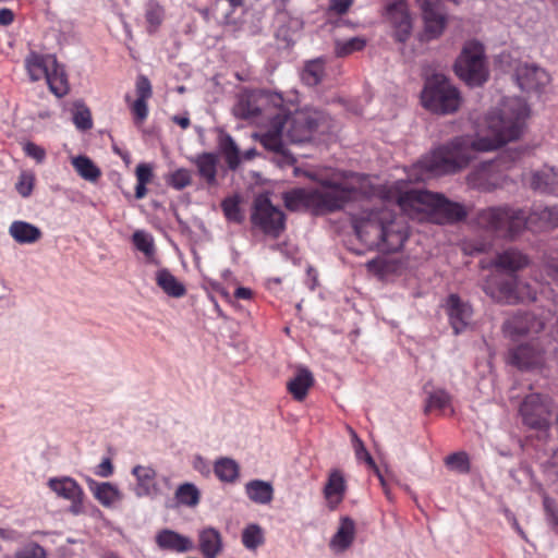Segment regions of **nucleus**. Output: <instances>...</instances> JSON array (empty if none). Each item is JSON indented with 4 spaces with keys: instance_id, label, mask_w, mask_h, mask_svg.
<instances>
[{
    "instance_id": "obj_1",
    "label": "nucleus",
    "mask_w": 558,
    "mask_h": 558,
    "mask_svg": "<svg viewBox=\"0 0 558 558\" xmlns=\"http://www.w3.org/2000/svg\"><path fill=\"white\" fill-rule=\"evenodd\" d=\"M527 117L529 108L523 99H506L500 109L487 114L486 122L492 137L458 136L418 160L409 173V179L424 181L430 175L454 173L465 168L477 151L494 150L518 140Z\"/></svg>"
},
{
    "instance_id": "obj_2",
    "label": "nucleus",
    "mask_w": 558,
    "mask_h": 558,
    "mask_svg": "<svg viewBox=\"0 0 558 558\" xmlns=\"http://www.w3.org/2000/svg\"><path fill=\"white\" fill-rule=\"evenodd\" d=\"M477 223L483 229L502 238L513 239L525 227L534 231L553 230L558 227V206L535 205L526 215L512 207H489L477 215Z\"/></svg>"
},
{
    "instance_id": "obj_3",
    "label": "nucleus",
    "mask_w": 558,
    "mask_h": 558,
    "mask_svg": "<svg viewBox=\"0 0 558 558\" xmlns=\"http://www.w3.org/2000/svg\"><path fill=\"white\" fill-rule=\"evenodd\" d=\"M392 198L400 209L412 219L448 225L461 221L468 215L462 204L452 202L440 193L412 189L407 183L403 186L402 182L395 184Z\"/></svg>"
},
{
    "instance_id": "obj_4",
    "label": "nucleus",
    "mask_w": 558,
    "mask_h": 558,
    "mask_svg": "<svg viewBox=\"0 0 558 558\" xmlns=\"http://www.w3.org/2000/svg\"><path fill=\"white\" fill-rule=\"evenodd\" d=\"M351 222L357 238L369 247L383 252L399 251L408 239L405 221L384 207L362 209L351 215Z\"/></svg>"
},
{
    "instance_id": "obj_5",
    "label": "nucleus",
    "mask_w": 558,
    "mask_h": 558,
    "mask_svg": "<svg viewBox=\"0 0 558 558\" xmlns=\"http://www.w3.org/2000/svg\"><path fill=\"white\" fill-rule=\"evenodd\" d=\"M277 126L283 128L286 140L292 144L315 141L318 136L333 130V120L326 112L313 108H304L287 112L282 106L276 112Z\"/></svg>"
},
{
    "instance_id": "obj_6",
    "label": "nucleus",
    "mask_w": 558,
    "mask_h": 558,
    "mask_svg": "<svg viewBox=\"0 0 558 558\" xmlns=\"http://www.w3.org/2000/svg\"><path fill=\"white\" fill-rule=\"evenodd\" d=\"M357 193V189L342 184H331L324 191L296 187L282 193V201L286 208L291 211L310 208L335 211L354 199Z\"/></svg>"
},
{
    "instance_id": "obj_7",
    "label": "nucleus",
    "mask_w": 558,
    "mask_h": 558,
    "mask_svg": "<svg viewBox=\"0 0 558 558\" xmlns=\"http://www.w3.org/2000/svg\"><path fill=\"white\" fill-rule=\"evenodd\" d=\"M461 101L459 89L446 75L434 73L425 78L421 102L428 111L436 114H450L458 111Z\"/></svg>"
},
{
    "instance_id": "obj_8",
    "label": "nucleus",
    "mask_w": 558,
    "mask_h": 558,
    "mask_svg": "<svg viewBox=\"0 0 558 558\" xmlns=\"http://www.w3.org/2000/svg\"><path fill=\"white\" fill-rule=\"evenodd\" d=\"M456 74L470 86H481L488 78L484 48L478 41H468L454 63Z\"/></svg>"
},
{
    "instance_id": "obj_9",
    "label": "nucleus",
    "mask_w": 558,
    "mask_h": 558,
    "mask_svg": "<svg viewBox=\"0 0 558 558\" xmlns=\"http://www.w3.org/2000/svg\"><path fill=\"white\" fill-rule=\"evenodd\" d=\"M281 95L267 90L255 92L239 99L233 108L235 117L244 120L265 118L270 120L282 106Z\"/></svg>"
},
{
    "instance_id": "obj_10",
    "label": "nucleus",
    "mask_w": 558,
    "mask_h": 558,
    "mask_svg": "<svg viewBox=\"0 0 558 558\" xmlns=\"http://www.w3.org/2000/svg\"><path fill=\"white\" fill-rule=\"evenodd\" d=\"M251 222L265 235L278 239L286 229V215L267 194H258L253 201Z\"/></svg>"
},
{
    "instance_id": "obj_11",
    "label": "nucleus",
    "mask_w": 558,
    "mask_h": 558,
    "mask_svg": "<svg viewBox=\"0 0 558 558\" xmlns=\"http://www.w3.org/2000/svg\"><path fill=\"white\" fill-rule=\"evenodd\" d=\"M519 412L526 426L545 429L551 416L550 400L539 393H530L521 402Z\"/></svg>"
},
{
    "instance_id": "obj_12",
    "label": "nucleus",
    "mask_w": 558,
    "mask_h": 558,
    "mask_svg": "<svg viewBox=\"0 0 558 558\" xmlns=\"http://www.w3.org/2000/svg\"><path fill=\"white\" fill-rule=\"evenodd\" d=\"M48 486L59 497L71 501L69 510L72 514L77 515L84 512V492L75 480L68 476L53 477L48 481Z\"/></svg>"
},
{
    "instance_id": "obj_13",
    "label": "nucleus",
    "mask_w": 558,
    "mask_h": 558,
    "mask_svg": "<svg viewBox=\"0 0 558 558\" xmlns=\"http://www.w3.org/2000/svg\"><path fill=\"white\" fill-rule=\"evenodd\" d=\"M425 24L426 36L436 38L444 32L446 19L439 0H416Z\"/></svg>"
},
{
    "instance_id": "obj_14",
    "label": "nucleus",
    "mask_w": 558,
    "mask_h": 558,
    "mask_svg": "<svg viewBox=\"0 0 558 558\" xmlns=\"http://www.w3.org/2000/svg\"><path fill=\"white\" fill-rule=\"evenodd\" d=\"M283 138H286L283 128L277 126L276 114L270 119V129L260 136V144L270 151L276 153L284 165H293L295 158L287 150Z\"/></svg>"
},
{
    "instance_id": "obj_15",
    "label": "nucleus",
    "mask_w": 558,
    "mask_h": 558,
    "mask_svg": "<svg viewBox=\"0 0 558 558\" xmlns=\"http://www.w3.org/2000/svg\"><path fill=\"white\" fill-rule=\"evenodd\" d=\"M515 78L523 92H539L550 81L549 74L535 64H523L517 69Z\"/></svg>"
},
{
    "instance_id": "obj_16",
    "label": "nucleus",
    "mask_w": 558,
    "mask_h": 558,
    "mask_svg": "<svg viewBox=\"0 0 558 558\" xmlns=\"http://www.w3.org/2000/svg\"><path fill=\"white\" fill-rule=\"evenodd\" d=\"M544 350L537 342L520 344L509 351L510 364L520 369L536 367L543 363Z\"/></svg>"
},
{
    "instance_id": "obj_17",
    "label": "nucleus",
    "mask_w": 558,
    "mask_h": 558,
    "mask_svg": "<svg viewBox=\"0 0 558 558\" xmlns=\"http://www.w3.org/2000/svg\"><path fill=\"white\" fill-rule=\"evenodd\" d=\"M244 0H215L211 4L214 19L225 26L226 33L235 35L241 29V24L233 17L236 9L242 8Z\"/></svg>"
},
{
    "instance_id": "obj_18",
    "label": "nucleus",
    "mask_w": 558,
    "mask_h": 558,
    "mask_svg": "<svg viewBox=\"0 0 558 558\" xmlns=\"http://www.w3.org/2000/svg\"><path fill=\"white\" fill-rule=\"evenodd\" d=\"M446 312L456 335L462 332L472 317V307L463 302L458 294H450L446 301Z\"/></svg>"
},
{
    "instance_id": "obj_19",
    "label": "nucleus",
    "mask_w": 558,
    "mask_h": 558,
    "mask_svg": "<svg viewBox=\"0 0 558 558\" xmlns=\"http://www.w3.org/2000/svg\"><path fill=\"white\" fill-rule=\"evenodd\" d=\"M543 329L544 323L534 319L529 313H518L502 325L505 335L513 340L530 332H539Z\"/></svg>"
},
{
    "instance_id": "obj_20",
    "label": "nucleus",
    "mask_w": 558,
    "mask_h": 558,
    "mask_svg": "<svg viewBox=\"0 0 558 558\" xmlns=\"http://www.w3.org/2000/svg\"><path fill=\"white\" fill-rule=\"evenodd\" d=\"M156 544L160 549L174 553H187L194 548V544L190 537L169 529L161 530L157 533Z\"/></svg>"
},
{
    "instance_id": "obj_21",
    "label": "nucleus",
    "mask_w": 558,
    "mask_h": 558,
    "mask_svg": "<svg viewBox=\"0 0 558 558\" xmlns=\"http://www.w3.org/2000/svg\"><path fill=\"white\" fill-rule=\"evenodd\" d=\"M132 474L136 478L134 488L137 497H154L158 495L159 489L156 484V471L150 466L136 465L132 469Z\"/></svg>"
},
{
    "instance_id": "obj_22",
    "label": "nucleus",
    "mask_w": 558,
    "mask_h": 558,
    "mask_svg": "<svg viewBox=\"0 0 558 558\" xmlns=\"http://www.w3.org/2000/svg\"><path fill=\"white\" fill-rule=\"evenodd\" d=\"M495 266L507 272H517L530 265V258L517 248H508L499 253L495 259Z\"/></svg>"
},
{
    "instance_id": "obj_23",
    "label": "nucleus",
    "mask_w": 558,
    "mask_h": 558,
    "mask_svg": "<svg viewBox=\"0 0 558 558\" xmlns=\"http://www.w3.org/2000/svg\"><path fill=\"white\" fill-rule=\"evenodd\" d=\"M46 81L50 92L58 98L65 96L70 90L68 76L64 71V68L58 63L57 58L54 56L50 58V64L47 71Z\"/></svg>"
},
{
    "instance_id": "obj_24",
    "label": "nucleus",
    "mask_w": 558,
    "mask_h": 558,
    "mask_svg": "<svg viewBox=\"0 0 558 558\" xmlns=\"http://www.w3.org/2000/svg\"><path fill=\"white\" fill-rule=\"evenodd\" d=\"M531 187L539 193L558 194V171L544 168L532 174Z\"/></svg>"
},
{
    "instance_id": "obj_25",
    "label": "nucleus",
    "mask_w": 558,
    "mask_h": 558,
    "mask_svg": "<svg viewBox=\"0 0 558 558\" xmlns=\"http://www.w3.org/2000/svg\"><path fill=\"white\" fill-rule=\"evenodd\" d=\"M9 234L20 244H33L40 240L43 232L35 225L15 220L9 227Z\"/></svg>"
},
{
    "instance_id": "obj_26",
    "label": "nucleus",
    "mask_w": 558,
    "mask_h": 558,
    "mask_svg": "<svg viewBox=\"0 0 558 558\" xmlns=\"http://www.w3.org/2000/svg\"><path fill=\"white\" fill-rule=\"evenodd\" d=\"M199 550L205 558H216L222 550V538L214 527H207L198 534Z\"/></svg>"
},
{
    "instance_id": "obj_27",
    "label": "nucleus",
    "mask_w": 558,
    "mask_h": 558,
    "mask_svg": "<svg viewBox=\"0 0 558 558\" xmlns=\"http://www.w3.org/2000/svg\"><path fill=\"white\" fill-rule=\"evenodd\" d=\"M156 284L170 298L180 299L186 294L185 286L167 268L156 272Z\"/></svg>"
},
{
    "instance_id": "obj_28",
    "label": "nucleus",
    "mask_w": 558,
    "mask_h": 558,
    "mask_svg": "<svg viewBox=\"0 0 558 558\" xmlns=\"http://www.w3.org/2000/svg\"><path fill=\"white\" fill-rule=\"evenodd\" d=\"M89 488L94 497L104 506L111 507L117 501L122 499V494L119 488L109 482L97 483L94 480H88Z\"/></svg>"
},
{
    "instance_id": "obj_29",
    "label": "nucleus",
    "mask_w": 558,
    "mask_h": 558,
    "mask_svg": "<svg viewBox=\"0 0 558 558\" xmlns=\"http://www.w3.org/2000/svg\"><path fill=\"white\" fill-rule=\"evenodd\" d=\"M518 287L519 278L517 276H511L497 282L496 292H490V288H488L486 292L490 293V295L498 302L515 304L518 303V296H515Z\"/></svg>"
},
{
    "instance_id": "obj_30",
    "label": "nucleus",
    "mask_w": 558,
    "mask_h": 558,
    "mask_svg": "<svg viewBox=\"0 0 558 558\" xmlns=\"http://www.w3.org/2000/svg\"><path fill=\"white\" fill-rule=\"evenodd\" d=\"M354 521L348 517H344L341 519L338 531L330 541V547L343 551L352 545L354 541Z\"/></svg>"
},
{
    "instance_id": "obj_31",
    "label": "nucleus",
    "mask_w": 558,
    "mask_h": 558,
    "mask_svg": "<svg viewBox=\"0 0 558 558\" xmlns=\"http://www.w3.org/2000/svg\"><path fill=\"white\" fill-rule=\"evenodd\" d=\"M218 161V156L214 153H202L193 159L199 177L208 184L216 183Z\"/></svg>"
},
{
    "instance_id": "obj_32",
    "label": "nucleus",
    "mask_w": 558,
    "mask_h": 558,
    "mask_svg": "<svg viewBox=\"0 0 558 558\" xmlns=\"http://www.w3.org/2000/svg\"><path fill=\"white\" fill-rule=\"evenodd\" d=\"M247 497L258 505H268L274 498V487L269 482L262 480L250 481L245 485Z\"/></svg>"
},
{
    "instance_id": "obj_33",
    "label": "nucleus",
    "mask_w": 558,
    "mask_h": 558,
    "mask_svg": "<svg viewBox=\"0 0 558 558\" xmlns=\"http://www.w3.org/2000/svg\"><path fill=\"white\" fill-rule=\"evenodd\" d=\"M313 384L314 378L312 373L307 368L302 367L298 369L295 376L288 383L287 387L295 400L302 401Z\"/></svg>"
},
{
    "instance_id": "obj_34",
    "label": "nucleus",
    "mask_w": 558,
    "mask_h": 558,
    "mask_svg": "<svg viewBox=\"0 0 558 558\" xmlns=\"http://www.w3.org/2000/svg\"><path fill=\"white\" fill-rule=\"evenodd\" d=\"M345 480L342 472L338 469L330 471L328 481L324 487V494L329 501L340 502L345 493Z\"/></svg>"
},
{
    "instance_id": "obj_35",
    "label": "nucleus",
    "mask_w": 558,
    "mask_h": 558,
    "mask_svg": "<svg viewBox=\"0 0 558 558\" xmlns=\"http://www.w3.org/2000/svg\"><path fill=\"white\" fill-rule=\"evenodd\" d=\"M219 149L230 170H236L241 163L240 149L231 135L222 133L219 136Z\"/></svg>"
},
{
    "instance_id": "obj_36",
    "label": "nucleus",
    "mask_w": 558,
    "mask_h": 558,
    "mask_svg": "<svg viewBox=\"0 0 558 558\" xmlns=\"http://www.w3.org/2000/svg\"><path fill=\"white\" fill-rule=\"evenodd\" d=\"M386 12L390 19H393L395 15H400L398 38L404 41L409 37L411 29L410 17L405 13V3L403 1L391 2L387 4Z\"/></svg>"
},
{
    "instance_id": "obj_37",
    "label": "nucleus",
    "mask_w": 558,
    "mask_h": 558,
    "mask_svg": "<svg viewBox=\"0 0 558 558\" xmlns=\"http://www.w3.org/2000/svg\"><path fill=\"white\" fill-rule=\"evenodd\" d=\"M132 242L136 250L146 256L148 263H153L155 265L159 264L155 256L156 248L154 239L149 233L143 230H136L132 235Z\"/></svg>"
},
{
    "instance_id": "obj_38",
    "label": "nucleus",
    "mask_w": 558,
    "mask_h": 558,
    "mask_svg": "<svg viewBox=\"0 0 558 558\" xmlns=\"http://www.w3.org/2000/svg\"><path fill=\"white\" fill-rule=\"evenodd\" d=\"M216 476L226 483H233L239 476V464L231 458H220L215 462Z\"/></svg>"
},
{
    "instance_id": "obj_39",
    "label": "nucleus",
    "mask_w": 558,
    "mask_h": 558,
    "mask_svg": "<svg viewBox=\"0 0 558 558\" xmlns=\"http://www.w3.org/2000/svg\"><path fill=\"white\" fill-rule=\"evenodd\" d=\"M324 74V62L320 59H315L305 63L301 78L307 86H316L322 82Z\"/></svg>"
},
{
    "instance_id": "obj_40",
    "label": "nucleus",
    "mask_w": 558,
    "mask_h": 558,
    "mask_svg": "<svg viewBox=\"0 0 558 558\" xmlns=\"http://www.w3.org/2000/svg\"><path fill=\"white\" fill-rule=\"evenodd\" d=\"M52 56L32 54L26 59V68L32 81H38L43 76H47V71Z\"/></svg>"
},
{
    "instance_id": "obj_41",
    "label": "nucleus",
    "mask_w": 558,
    "mask_h": 558,
    "mask_svg": "<svg viewBox=\"0 0 558 558\" xmlns=\"http://www.w3.org/2000/svg\"><path fill=\"white\" fill-rule=\"evenodd\" d=\"M174 496L179 505L186 507H196L201 500V493L193 483L179 485Z\"/></svg>"
},
{
    "instance_id": "obj_42",
    "label": "nucleus",
    "mask_w": 558,
    "mask_h": 558,
    "mask_svg": "<svg viewBox=\"0 0 558 558\" xmlns=\"http://www.w3.org/2000/svg\"><path fill=\"white\" fill-rule=\"evenodd\" d=\"M75 171L87 181H96L101 172L96 165L86 156H77L72 159Z\"/></svg>"
},
{
    "instance_id": "obj_43",
    "label": "nucleus",
    "mask_w": 558,
    "mask_h": 558,
    "mask_svg": "<svg viewBox=\"0 0 558 558\" xmlns=\"http://www.w3.org/2000/svg\"><path fill=\"white\" fill-rule=\"evenodd\" d=\"M265 543L263 529L255 523L248 524L242 532V544L248 550H256Z\"/></svg>"
},
{
    "instance_id": "obj_44",
    "label": "nucleus",
    "mask_w": 558,
    "mask_h": 558,
    "mask_svg": "<svg viewBox=\"0 0 558 558\" xmlns=\"http://www.w3.org/2000/svg\"><path fill=\"white\" fill-rule=\"evenodd\" d=\"M366 46V39L363 37H352L347 40H337L335 52L338 57H345L355 51H361Z\"/></svg>"
},
{
    "instance_id": "obj_45",
    "label": "nucleus",
    "mask_w": 558,
    "mask_h": 558,
    "mask_svg": "<svg viewBox=\"0 0 558 558\" xmlns=\"http://www.w3.org/2000/svg\"><path fill=\"white\" fill-rule=\"evenodd\" d=\"M445 464L451 471L460 474H468L470 472V459L466 452L459 451L449 454L445 459Z\"/></svg>"
},
{
    "instance_id": "obj_46",
    "label": "nucleus",
    "mask_w": 558,
    "mask_h": 558,
    "mask_svg": "<svg viewBox=\"0 0 558 558\" xmlns=\"http://www.w3.org/2000/svg\"><path fill=\"white\" fill-rule=\"evenodd\" d=\"M542 270L555 283H558V251H548L542 257Z\"/></svg>"
},
{
    "instance_id": "obj_47",
    "label": "nucleus",
    "mask_w": 558,
    "mask_h": 558,
    "mask_svg": "<svg viewBox=\"0 0 558 558\" xmlns=\"http://www.w3.org/2000/svg\"><path fill=\"white\" fill-rule=\"evenodd\" d=\"M221 208L226 218L235 223H241L244 220V216L241 211L239 199L236 197H228L222 201Z\"/></svg>"
},
{
    "instance_id": "obj_48",
    "label": "nucleus",
    "mask_w": 558,
    "mask_h": 558,
    "mask_svg": "<svg viewBox=\"0 0 558 558\" xmlns=\"http://www.w3.org/2000/svg\"><path fill=\"white\" fill-rule=\"evenodd\" d=\"M450 395L444 389H437L428 395L425 405V413L433 409L442 410L450 403Z\"/></svg>"
},
{
    "instance_id": "obj_49",
    "label": "nucleus",
    "mask_w": 558,
    "mask_h": 558,
    "mask_svg": "<svg viewBox=\"0 0 558 558\" xmlns=\"http://www.w3.org/2000/svg\"><path fill=\"white\" fill-rule=\"evenodd\" d=\"M73 123L80 131H87L93 128L90 110L84 104H77L73 113Z\"/></svg>"
},
{
    "instance_id": "obj_50",
    "label": "nucleus",
    "mask_w": 558,
    "mask_h": 558,
    "mask_svg": "<svg viewBox=\"0 0 558 558\" xmlns=\"http://www.w3.org/2000/svg\"><path fill=\"white\" fill-rule=\"evenodd\" d=\"M191 181V172L184 168L175 170L167 179V183L178 191L183 190L184 187L190 185Z\"/></svg>"
},
{
    "instance_id": "obj_51",
    "label": "nucleus",
    "mask_w": 558,
    "mask_h": 558,
    "mask_svg": "<svg viewBox=\"0 0 558 558\" xmlns=\"http://www.w3.org/2000/svg\"><path fill=\"white\" fill-rule=\"evenodd\" d=\"M515 296L518 303L536 301V290L527 282L519 279V287Z\"/></svg>"
},
{
    "instance_id": "obj_52",
    "label": "nucleus",
    "mask_w": 558,
    "mask_h": 558,
    "mask_svg": "<svg viewBox=\"0 0 558 558\" xmlns=\"http://www.w3.org/2000/svg\"><path fill=\"white\" fill-rule=\"evenodd\" d=\"M34 187L33 175L22 173L15 184V189L22 197H28Z\"/></svg>"
},
{
    "instance_id": "obj_53",
    "label": "nucleus",
    "mask_w": 558,
    "mask_h": 558,
    "mask_svg": "<svg viewBox=\"0 0 558 558\" xmlns=\"http://www.w3.org/2000/svg\"><path fill=\"white\" fill-rule=\"evenodd\" d=\"M145 17L150 27L156 28L162 21V10L159 5L150 3L148 4L145 13Z\"/></svg>"
},
{
    "instance_id": "obj_54",
    "label": "nucleus",
    "mask_w": 558,
    "mask_h": 558,
    "mask_svg": "<svg viewBox=\"0 0 558 558\" xmlns=\"http://www.w3.org/2000/svg\"><path fill=\"white\" fill-rule=\"evenodd\" d=\"M16 558H46L45 549L38 544H31L16 554Z\"/></svg>"
},
{
    "instance_id": "obj_55",
    "label": "nucleus",
    "mask_w": 558,
    "mask_h": 558,
    "mask_svg": "<svg viewBox=\"0 0 558 558\" xmlns=\"http://www.w3.org/2000/svg\"><path fill=\"white\" fill-rule=\"evenodd\" d=\"M24 153L35 159L37 162H43L46 157V151L43 147L33 142H26L23 146Z\"/></svg>"
},
{
    "instance_id": "obj_56",
    "label": "nucleus",
    "mask_w": 558,
    "mask_h": 558,
    "mask_svg": "<svg viewBox=\"0 0 558 558\" xmlns=\"http://www.w3.org/2000/svg\"><path fill=\"white\" fill-rule=\"evenodd\" d=\"M137 99H148L151 96V85L146 76L141 75L136 82Z\"/></svg>"
},
{
    "instance_id": "obj_57",
    "label": "nucleus",
    "mask_w": 558,
    "mask_h": 558,
    "mask_svg": "<svg viewBox=\"0 0 558 558\" xmlns=\"http://www.w3.org/2000/svg\"><path fill=\"white\" fill-rule=\"evenodd\" d=\"M132 111L135 116L136 122H142L145 120L148 114L146 99H136L133 104Z\"/></svg>"
},
{
    "instance_id": "obj_58",
    "label": "nucleus",
    "mask_w": 558,
    "mask_h": 558,
    "mask_svg": "<svg viewBox=\"0 0 558 558\" xmlns=\"http://www.w3.org/2000/svg\"><path fill=\"white\" fill-rule=\"evenodd\" d=\"M153 177V169L147 163H140L136 167L137 183L147 184Z\"/></svg>"
},
{
    "instance_id": "obj_59",
    "label": "nucleus",
    "mask_w": 558,
    "mask_h": 558,
    "mask_svg": "<svg viewBox=\"0 0 558 558\" xmlns=\"http://www.w3.org/2000/svg\"><path fill=\"white\" fill-rule=\"evenodd\" d=\"M352 3L353 0H330L329 10L341 15L348 12Z\"/></svg>"
},
{
    "instance_id": "obj_60",
    "label": "nucleus",
    "mask_w": 558,
    "mask_h": 558,
    "mask_svg": "<svg viewBox=\"0 0 558 558\" xmlns=\"http://www.w3.org/2000/svg\"><path fill=\"white\" fill-rule=\"evenodd\" d=\"M354 451L357 460H364L369 466H375V461L366 450L363 441H357V445L354 447Z\"/></svg>"
},
{
    "instance_id": "obj_61",
    "label": "nucleus",
    "mask_w": 558,
    "mask_h": 558,
    "mask_svg": "<svg viewBox=\"0 0 558 558\" xmlns=\"http://www.w3.org/2000/svg\"><path fill=\"white\" fill-rule=\"evenodd\" d=\"M113 464L109 458H105L96 468L95 474L100 477H109L113 474Z\"/></svg>"
},
{
    "instance_id": "obj_62",
    "label": "nucleus",
    "mask_w": 558,
    "mask_h": 558,
    "mask_svg": "<svg viewBox=\"0 0 558 558\" xmlns=\"http://www.w3.org/2000/svg\"><path fill=\"white\" fill-rule=\"evenodd\" d=\"M14 21V13L8 8L0 9V25L8 26Z\"/></svg>"
},
{
    "instance_id": "obj_63",
    "label": "nucleus",
    "mask_w": 558,
    "mask_h": 558,
    "mask_svg": "<svg viewBox=\"0 0 558 558\" xmlns=\"http://www.w3.org/2000/svg\"><path fill=\"white\" fill-rule=\"evenodd\" d=\"M234 296L241 300H248L252 298V291L245 287H239L234 291Z\"/></svg>"
},
{
    "instance_id": "obj_64",
    "label": "nucleus",
    "mask_w": 558,
    "mask_h": 558,
    "mask_svg": "<svg viewBox=\"0 0 558 558\" xmlns=\"http://www.w3.org/2000/svg\"><path fill=\"white\" fill-rule=\"evenodd\" d=\"M173 122L180 125L182 129H187L191 124L190 119L183 116H174Z\"/></svg>"
}]
</instances>
